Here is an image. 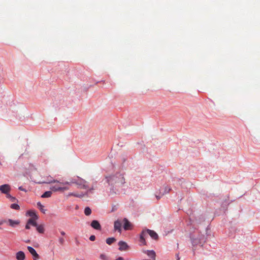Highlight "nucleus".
Masks as SVG:
<instances>
[{"instance_id": "obj_1", "label": "nucleus", "mask_w": 260, "mask_h": 260, "mask_svg": "<svg viewBox=\"0 0 260 260\" xmlns=\"http://www.w3.org/2000/svg\"><path fill=\"white\" fill-rule=\"evenodd\" d=\"M58 183V184H55L54 185H52L50 187V189L54 192L59 191V192H63L65 190H67L69 189V188L67 186H62V185H64L66 184H69V182H60L54 179H52L51 176H49L46 180L40 182L41 183Z\"/></svg>"}, {"instance_id": "obj_2", "label": "nucleus", "mask_w": 260, "mask_h": 260, "mask_svg": "<svg viewBox=\"0 0 260 260\" xmlns=\"http://www.w3.org/2000/svg\"><path fill=\"white\" fill-rule=\"evenodd\" d=\"M106 179V182L111 186H119L125 183V179L123 176L119 173L107 176Z\"/></svg>"}, {"instance_id": "obj_3", "label": "nucleus", "mask_w": 260, "mask_h": 260, "mask_svg": "<svg viewBox=\"0 0 260 260\" xmlns=\"http://www.w3.org/2000/svg\"><path fill=\"white\" fill-rule=\"evenodd\" d=\"M72 183L76 184L79 188L87 189L88 188L87 182L81 178H78V180L74 179Z\"/></svg>"}, {"instance_id": "obj_4", "label": "nucleus", "mask_w": 260, "mask_h": 260, "mask_svg": "<svg viewBox=\"0 0 260 260\" xmlns=\"http://www.w3.org/2000/svg\"><path fill=\"white\" fill-rule=\"evenodd\" d=\"M122 222L124 223L123 229L124 230L128 231V230H131L133 229V224H132L131 222H130L128 221V220L127 218H123Z\"/></svg>"}, {"instance_id": "obj_5", "label": "nucleus", "mask_w": 260, "mask_h": 260, "mask_svg": "<svg viewBox=\"0 0 260 260\" xmlns=\"http://www.w3.org/2000/svg\"><path fill=\"white\" fill-rule=\"evenodd\" d=\"M118 245L119 246V250L120 251H126L129 248L127 244L125 242L122 241H120L118 242Z\"/></svg>"}, {"instance_id": "obj_6", "label": "nucleus", "mask_w": 260, "mask_h": 260, "mask_svg": "<svg viewBox=\"0 0 260 260\" xmlns=\"http://www.w3.org/2000/svg\"><path fill=\"white\" fill-rule=\"evenodd\" d=\"M121 224L122 222L120 220L118 219L116 220L114 223V230L116 231H118L119 233H121L122 231Z\"/></svg>"}, {"instance_id": "obj_7", "label": "nucleus", "mask_w": 260, "mask_h": 260, "mask_svg": "<svg viewBox=\"0 0 260 260\" xmlns=\"http://www.w3.org/2000/svg\"><path fill=\"white\" fill-rule=\"evenodd\" d=\"M93 189V188H91L90 189H89L88 190H87L86 193L85 194H83V193H81V194H79V193H73V192H71V193H69L68 194V197H70V196H74V197H78V198H82L85 195H87V194L90 192H91V191Z\"/></svg>"}, {"instance_id": "obj_8", "label": "nucleus", "mask_w": 260, "mask_h": 260, "mask_svg": "<svg viewBox=\"0 0 260 260\" xmlns=\"http://www.w3.org/2000/svg\"><path fill=\"white\" fill-rule=\"evenodd\" d=\"M11 188L9 184H4L0 186V191L5 194H7L10 191Z\"/></svg>"}, {"instance_id": "obj_9", "label": "nucleus", "mask_w": 260, "mask_h": 260, "mask_svg": "<svg viewBox=\"0 0 260 260\" xmlns=\"http://www.w3.org/2000/svg\"><path fill=\"white\" fill-rule=\"evenodd\" d=\"M145 231L146 232V235L147 234H149L152 239L154 240H157L158 239V235L154 231L147 230L146 231Z\"/></svg>"}, {"instance_id": "obj_10", "label": "nucleus", "mask_w": 260, "mask_h": 260, "mask_svg": "<svg viewBox=\"0 0 260 260\" xmlns=\"http://www.w3.org/2000/svg\"><path fill=\"white\" fill-rule=\"evenodd\" d=\"M28 251L31 254V255L33 256L34 259H37L39 258V254L37 253L36 251L35 250L34 248L30 246H27V247Z\"/></svg>"}, {"instance_id": "obj_11", "label": "nucleus", "mask_w": 260, "mask_h": 260, "mask_svg": "<svg viewBox=\"0 0 260 260\" xmlns=\"http://www.w3.org/2000/svg\"><path fill=\"white\" fill-rule=\"evenodd\" d=\"M6 222H8L9 225L12 227H15L20 223V221L18 220H13L11 219H9L7 221L5 220Z\"/></svg>"}, {"instance_id": "obj_12", "label": "nucleus", "mask_w": 260, "mask_h": 260, "mask_svg": "<svg viewBox=\"0 0 260 260\" xmlns=\"http://www.w3.org/2000/svg\"><path fill=\"white\" fill-rule=\"evenodd\" d=\"M91 226L96 230H101V225L98 220H94L91 223Z\"/></svg>"}, {"instance_id": "obj_13", "label": "nucleus", "mask_w": 260, "mask_h": 260, "mask_svg": "<svg viewBox=\"0 0 260 260\" xmlns=\"http://www.w3.org/2000/svg\"><path fill=\"white\" fill-rule=\"evenodd\" d=\"M16 258L17 260H24L25 258V253L22 251H19L16 253Z\"/></svg>"}, {"instance_id": "obj_14", "label": "nucleus", "mask_w": 260, "mask_h": 260, "mask_svg": "<svg viewBox=\"0 0 260 260\" xmlns=\"http://www.w3.org/2000/svg\"><path fill=\"white\" fill-rule=\"evenodd\" d=\"M145 253H146L149 257L152 258L153 260L155 259V252L153 250H146L144 251Z\"/></svg>"}, {"instance_id": "obj_15", "label": "nucleus", "mask_w": 260, "mask_h": 260, "mask_svg": "<svg viewBox=\"0 0 260 260\" xmlns=\"http://www.w3.org/2000/svg\"><path fill=\"white\" fill-rule=\"evenodd\" d=\"M146 235V232L145 231H143L141 233V234L140 235V242L143 244V245H146V241L144 238L145 236Z\"/></svg>"}, {"instance_id": "obj_16", "label": "nucleus", "mask_w": 260, "mask_h": 260, "mask_svg": "<svg viewBox=\"0 0 260 260\" xmlns=\"http://www.w3.org/2000/svg\"><path fill=\"white\" fill-rule=\"evenodd\" d=\"M37 219H35V218H31L30 219H28L27 222L28 224H29L30 225H31L34 226H37V223L36 221V220Z\"/></svg>"}, {"instance_id": "obj_17", "label": "nucleus", "mask_w": 260, "mask_h": 260, "mask_svg": "<svg viewBox=\"0 0 260 260\" xmlns=\"http://www.w3.org/2000/svg\"><path fill=\"white\" fill-rule=\"evenodd\" d=\"M28 214L31 217V218H34L35 219H38V217L36 213L34 211H28L27 212Z\"/></svg>"}, {"instance_id": "obj_18", "label": "nucleus", "mask_w": 260, "mask_h": 260, "mask_svg": "<svg viewBox=\"0 0 260 260\" xmlns=\"http://www.w3.org/2000/svg\"><path fill=\"white\" fill-rule=\"evenodd\" d=\"M51 191H47L45 192L42 196L41 197L43 198H49L52 195Z\"/></svg>"}, {"instance_id": "obj_19", "label": "nucleus", "mask_w": 260, "mask_h": 260, "mask_svg": "<svg viewBox=\"0 0 260 260\" xmlns=\"http://www.w3.org/2000/svg\"><path fill=\"white\" fill-rule=\"evenodd\" d=\"M201 239L200 238L199 240L194 239L193 238H192V245L193 246L197 245L198 244H201L202 242H201Z\"/></svg>"}, {"instance_id": "obj_20", "label": "nucleus", "mask_w": 260, "mask_h": 260, "mask_svg": "<svg viewBox=\"0 0 260 260\" xmlns=\"http://www.w3.org/2000/svg\"><path fill=\"white\" fill-rule=\"evenodd\" d=\"M37 206L42 212L45 213L46 210L44 209V206L42 205L40 202L37 203Z\"/></svg>"}, {"instance_id": "obj_21", "label": "nucleus", "mask_w": 260, "mask_h": 260, "mask_svg": "<svg viewBox=\"0 0 260 260\" xmlns=\"http://www.w3.org/2000/svg\"><path fill=\"white\" fill-rule=\"evenodd\" d=\"M37 231L40 233H44V228L42 225H39L36 226Z\"/></svg>"}, {"instance_id": "obj_22", "label": "nucleus", "mask_w": 260, "mask_h": 260, "mask_svg": "<svg viewBox=\"0 0 260 260\" xmlns=\"http://www.w3.org/2000/svg\"><path fill=\"white\" fill-rule=\"evenodd\" d=\"M115 241H116V239L114 238H108L106 239V243L108 245H111Z\"/></svg>"}, {"instance_id": "obj_23", "label": "nucleus", "mask_w": 260, "mask_h": 260, "mask_svg": "<svg viewBox=\"0 0 260 260\" xmlns=\"http://www.w3.org/2000/svg\"><path fill=\"white\" fill-rule=\"evenodd\" d=\"M91 209L88 207H86L84 209V214L86 216H89L91 214Z\"/></svg>"}, {"instance_id": "obj_24", "label": "nucleus", "mask_w": 260, "mask_h": 260, "mask_svg": "<svg viewBox=\"0 0 260 260\" xmlns=\"http://www.w3.org/2000/svg\"><path fill=\"white\" fill-rule=\"evenodd\" d=\"M11 208L15 210H18L19 209L20 207L19 206L18 204H12L11 205Z\"/></svg>"}, {"instance_id": "obj_25", "label": "nucleus", "mask_w": 260, "mask_h": 260, "mask_svg": "<svg viewBox=\"0 0 260 260\" xmlns=\"http://www.w3.org/2000/svg\"><path fill=\"white\" fill-rule=\"evenodd\" d=\"M100 258L103 260H107V257L104 254H101L100 255Z\"/></svg>"}, {"instance_id": "obj_26", "label": "nucleus", "mask_w": 260, "mask_h": 260, "mask_svg": "<svg viewBox=\"0 0 260 260\" xmlns=\"http://www.w3.org/2000/svg\"><path fill=\"white\" fill-rule=\"evenodd\" d=\"M59 242L60 244H63L64 242V240L63 238H60L59 239Z\"/></svg>"}, {"instance_id": "obj_27", "label": "nucleus", "mask_w": 260, "mask_h": 260, "mask_svg": "<svg viewBox=\"0 0 260 260\" xmlns=\"http://www.w3.org/2000/svg\"><path fill=\"white\" fill-rule=\"evenodd\" d=\"M95 236H94V235H91V236H90V237H89V240H90V241H94V240H95Z\"/></svg>"}, {"instance_id": "obj_28", "label": "nucleus", "mask_w": 260, "mask_h": 260, "mask_svg": "<svg viewBox=\"0 0 260 260\" xmlns=\"http://www.w3.org/2000/svg\"><path fill=\"white\" fill-rule=\"evenodd\" d=\"M6 196L7 198H11L12 199V201H14V200H15V198H13L11 196V195L10 194H9L8 193L7 194H6Z\"/></svg>"}, {"instance_id": "obj_29", "label": "nucleus", "mask_w": 260, "mask_h": 260, "mask_svg": "<svg viewBox=\"0 0 260 260\" xmlns=\"http://www.w3.org/2000/svg\"><path fill=\"white\" fill-rule=\"evenodd\" d=\"M18 189L22 191H26V190L24 188H23L22 186L19 187Z\"/></svg>"}, {"instance_id": "obj_30", "label": "nucleus", "mask_w": 260, "mask_h": 260, "mask_svg": "<svg viewBox=\"0 0 260 260\" xmlns=\"http://www.w3.org/2000/svg\"><path fill=\"white\" fill-rule=\"evenodd\" d=\"M25 229H30V224L27 222V224L25 225Z\"/></svg>"}, {"instance_id": "obj_31", "label": "nucleus", "mask_w": 260, "mask_h": 260, "mask_svg": "<svg viewBox=\"0 0 260 260\" xmlns=\"http://www.w3.org/2000/svg\"><path fill=\"white\" fill-rule=\"evenodd\" d=\"M5 222H6L5 220H3L0 221V225L3 224V223H4Z\"/></svg>"}, {"instance_id": "obj_32", "label": "nucleus", "mask_w": 260, "mask_h": 260, "mask_svg": "<svg viewBox=\"0 0 260 260\" xmlns=\"http://www.w3.org/2000/svg\"><path fill=\"white\" fill-rule=\"evenodd\" d=\"M60 234L61 235L64 236L65 235V232L63 231L60 232Z\"/></svg>"}, {"instance_id": "obj_33", "label": "nucleus", "mask_w": 260, "mask_h": 260, "mask_svg": "<svg viewBox=\"0 0 260 260\" xmlns=\"http://www.w3.org/2000/svg\"><path fill=\"white\" fill-rule=\"evenodd\" d=\"M156 197L157 200H159L160 199V197H159V196H156Z\"/></svg>"}, {"instance_id": "obj_34", "label": "nucleus", "mask_w": 260, "mask_h": 260, "mask_svg": "<svg viewBox=\"0 0 260 260\" xmlns=\"http://www.w3.org/2000/svg\"><path fill=\"white\" fill-rule=\"evenodd\" d=\"M176 257H177V258H178V257H179V255H178V254H177V255H176Z\"/></svg>"}, {"instance_id": "obj_35", "label": "nucleus", "mask_w": 260, "mask_h": 260, "mask_svg": "<svg viewBox=\"0 0 260 260\" xmlns=\"http://www.w3.org/2000/svg\"><path fill=\"white\" fill-rule=\"evenodd\" d=\"M177 260H180V258H179V257H178V258H177Z\"/></svg>"}, {"instance_id": "obj_36", "label": "nucleus", "mask_w": 260, "mask_h": 260, "mask_svg": "<svg viewBox=\"0 0 260 260\" xmlns=\"http://www.w3.org/2000/svg\"><path fill=\"white\" fill-rule=\"evenodd\" d=\"M122 260H124L123 257H122Z\"/></svg>"}, {"instance_id": "obj_37", "label": "nucleus", "mask_w": 260, "mask_h": 260, "mask_svg": "<svg viewBox=\"0 0 260 260\" xmlns=\"http://www.w3.org/2000/svg\"><path fill=\"white\" fill-rule=\"evenodd\" d=\"M34 260H37V259L34 258Z\"/></svg>"}]
</instances>
